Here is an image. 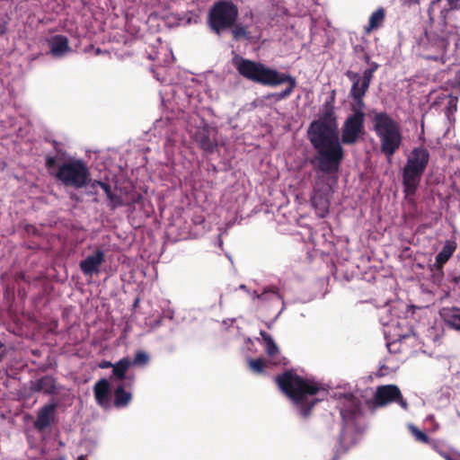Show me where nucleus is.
I'll use <instances>...</instances> for the list:
<instances>
[{
	"label": "nucleus",
	"instance_id": "obj_1",
	"mask_svg": "<svg viewBox=\"0 0 460 460\" xmlns=\"http://www.w3.org/2000/svg\"><path fill=\"white\" fill-rule=\"evenodd\" d=\"M341 128V140L339 137L337 122L334 118L313 121L308 128V137L316 151V168L325 173H336L344 157L341 144L354 145L365 132V112L362 109L351 108Z\"/></svg>",
	"mask_w": 460,
	"mask_h": 460
},
{
	"label": "nucleus",
	"instance_id": "obj_2",
	"mask_svg": "<svg viewBox=\"0 0 460 460\" xmlns=\"http://www.w3.org/2000/svg\"><path fill=\"white\" fill-rule=\"evenodd\" d=\"M453 15L449 11L444 19L430 20L424 33L416 40L415 49L420 57L441 65L456 61L460 31L453 22Z\"/></svg>",
	"mask_w": 460,
	"mask_h": 460
},
{
	"label": "nucleus",
	"instance_id": "obj_3",
	"mask_svg": "<svg viewBox=\"0 0 460 460\" xmlns=\"http://www.w3.org/2000/svg\"><path fill=\"white\" fill-rule=\"evenodd\" d=\"M275 380L280 390L304 417L308 416L314 404L321 400L315 398V395L321 392L322 387L314 381L302 378L291 371L276 376Z\"/></svg>",
	"mask_w": 460,
	"mask_h": 460
},
{
	"label": "nucleus",
	"instance_id": "obj_4",
	"mask_svg": "<svg viewBox=\"0 0 460 460\" xmlns=\"http://www.w3.org/2000/svg\"><path fill=\"white\" fill-rule=\"evenodd\" d=\"M233 66L243 77L265 85H279L288 83L289 85L282 92L276 94L278 100L288 97L296 86V81L288 75L279 73L275 69L265 66L261 63L245 59L235 54L232 59Z\"/></svg>",
	"mask_w": 460,
	"mask_h": 460
},
{
	"label": "nucleus",
	"instance_id": "obj_5",
	"mask_svg": "<svg viewBox=\"0 0 460 460\" xmlns=\"http://www.w3.org/2000/svg\"><path fill=\"white\" fill-rule=\"evenodd\" d=\"M429 161V153L423 146L413 148L407 157L402 170L403 191L407 197L413 196Z\"/></svg>",
	"mask_w": 460,
	"mask_h": 460
},
{
	"label": "nucleus",
	"instance_id": "obj_6",
	"mask_svg": "<svg viewBox=\"0 0 460 460\" xmlns=\"http://www.w3.org/2000/svg\"><path fill=\"white\" fill-rule=\"evenodd\" d=\"M373 121L381 151L390 159L402 144L400 126L385 112L376 113Z\"/></svg>",
	"mask_w": 460,
	"mask_h": 460
},
{
	"label": "nucleus",
	"instance_id": "obj_7",
	"mask_svg": "<svg viewBox=\"0 0 460 460\" xmlns=\"http://www.w3.org/2000/svg\"><path fill=\"white\" fill-rule=\"evenodd\" d=\"M339 407L343 421L341 434V444L347 446L358 430V421L361 417L360 401L352 394H345L339 397Z\"/></svg>",
	"mask_w": 460,
	"mask_h": 460
},
{
	"label": "nucleus",
	"instance_id": "obj_8",
	"mask_svg": "<svg viewBox=\"0 0 460 460\" xmlns=\"http://www.w3.org/2000/svg\"><path fill=\"white\" fill-rule=\"evenodd\" d=\"M90 172L83 160L70 159L58 166L56 178L65 186L80 189L90 181Z\"/></svg>",
	"mask_w": 460,
	"mask_h": 460
},
{
	"label": "nucleus",
	"instance_id": "obj_9",
	"mask_svg": "<svg viewBox=\"0 0 460 460\" xmlns=\"http://www.w3.org/2000/svg\"><path fill=\"white\" fill-rule=\"evenodd\" d=\"M238 13V8L233 2L221 0L209 10L208 23L215 33L220 35L234 25Z\"/></svg>",
	"mask_w": 460,
	"mask_h": 460
},
{
	"label": "nucleus",
	"instance_id": "obj_10",
	"mask_svg": "<svg viewBox=\"0 0 460 460\" xmlns=\"http://www.w3.org/2000/svg\"><path fill=\"white\" fill-rule=\"evenodd\" d=\"M332 186L323 176L317 177L311 196V205L319 217H325L329 213Z\"/></svg>",
	"mask_w": 460,
	"mask_h": 460
},
{
	"label": "nucleus",
	"instance_id": "obj_11",
	"mask_svg": "<svg viewBox=\"0 0 460 460\" xmlns=\"http://www.w3.org/2000/svg\"><path fill=\"white\" fill-rule=\"evenodd\" d=\"M375 401L379 406L396 402L402 409H407V402L402 398L399 388L394 385L379 386L375 394Z\"/></svg>",
	"mask_w": 460,
	"mask_h": 460
},
{
	"label": "nucleus",
	"instance_id": "obj_12",
	"mask_svg": "<svg viewBox=\"0 0 460 460\" xmlns=\"http://www.w3.org/2000/svg\"><path fill=\"white\" fill-rule=\"evenodd\" d=\"M105 261V252L101 249H96L93 253L87 255L80 261V269L86 276H93L99 272V268Z\"/></svg>",
	"mask_w": 460,
	"mask_h": 460
},
{
	"label": "nucleus",
	"instance_id": "obj_13",
	"mask_svg": "<svg viewBox=\"0 0 460 460\" xmlns=\"http://www.w3.org/2000/svg\"><path fill=\"white\" fill-rule=\"evenodd\" d=\"M56 379L51 376H44L39 379L31 382V390L35 393H44L45 394H56L59 391Z\"/></svg>",
	"mask_w": 460,
	"mask_h": 460
},
{
	"label": "nucleus",
	"instance_id": "obj_14",
	"mask_svg": "<svg viewBox=\"0 0 460 460\" xmlns=\"http://www.w3.org/2000/svg\"><path fill=\"white\" fill-rule=\"evenodd\" d=\"M251 297L253 301H258L260 305H267L272 303H279L282 300V296L279 293L276 287L270 286L263 288L261 293L252 291Z\"/></svg>",
	"mask_w": 460,
	"mask_h": 460
},
{
	"label": "nucleus",
	"instance_id": "obj_15",
	"mask_svg": "<svg viewBox=\"0 0 460 460\" xmlns=\"http://www.w3.org/2000/svg\"><path fill=\"white\" fill-rule=\"evenodd\" d=\"M56 407V403H49L39 410L37 420L34 422L36 429L43 431L51 424L54 420Z\"/></svg>",
	"mask_w": 460,
	"mask_h": 460
},
{
	"label": "nucleus",
	"instance_id": "obj_16",
	"mask_svg": "<svg viewBox=\"0 0 460 460\" xmlns=\"http://www.w3.org/2000/svg\"><path fill=\"white\" fill-rule=\"evenodd\" d=\"M50 53L56 58H62L72 51L68 40L63 35H54L48 40Z\"/></svg>",
	"mask_w": 460,
	"mask_h": 460
},
{
	"label": "nucleus",
	"instance_id": "obj_17",
	"mask_svg": "<svg viewBox=\"0 0 460 460\" xmlns=\"http://www.w3.org/2000/svg\"><path fill=\"white\" fill-rule=\"evenodd\" d=\"M95 400L102 407L110 406L111 402V387L107 379L99 380L93 388Z\"/></svg>",
	"mask_w": 460,
	"mask_h": 460
},
{
	"label": "nucleus",
	"instance_id": "obj_18",
	"mask_svg": "<svg viewBox=\"0 0 460 460\" xmlns=\"http://www.w3.org/2000/svg\"><path fill=\"white\" fill-rule=\"evenodd\" d=\"M369 86L363 87V83L358 75H355L353 79V85L350 91V94L354 99L355 103L351 105V108L364 110L365 104L363 97L367 91Z\"/></svg>",
	"mask_w": 460,
	"mask_h": 460
},
{
	"label": "nucleus",
	"instance_id": "obj_19",
	"mask_svg": "<svg viewBox=\"0 0 460 460\" xmlns=\"http://www.w3.org/2000/svg\"><path fill=\"white\" fill-rule=\"evenodd\" d=\"M260 334L263 340L265 350L268 356L272 358L273 364H281L282 360L277 358L279 354V347L272 337L264 331H261Z\"/></svg>",
	"mask_w": 460,
	"mask_h": 460
},
{
	"label": "nucleus",
	"instance_id": "obj_20",
	"mask_svg": "<svg viewBox=\"0 0 460 460\" xmlns=\"http://www.w3.org/2000/svg\"><path fill=\"white\" fill-rule=\"evenodd\" d=\"M456 249V243L454 240H447L442 250L436 256V266L441 268L453 255Z\"/></svg>",
	"mask_w": 460,
	"mask_h": 460
},
{
	"label": "nucleus",
	"instance_id": "obj_21",
	"mask_svg": "<svg viewBox=\"0 0 460 460\" xmlns=\"http://www.w3.org/2000/svg\"><path fill=\"white\" fill-rule=\"evenodd\" d=\"M92 188L93 190H95L97 187H100L103 192L106 194L107 196V199H109L110 201V207L114 209L116 208L117 207H119L122 205V202L120 200V198L117 195H114L111 191V186L106 183V182H103V181H94L93 183H92Z\"/></svg>",
	"mask_w": 460,
	"mask_h": 460
},
{
	"label": "nucleus",
	"instance_id": "obj_22",
	"mask_svg": "<svg viewBox=\"0 0 460 460\" xmlns=\"http://www.w3.org/2000/svg\"><path fill=\"white\" fill-rule=\"evenodd\" d=\"M131 366V361L128 358H123L114 364L112 368V376L113 378L122 381L125 378V375Z\"/></svg>",
	"mask_w": 460,
	"mask_h": 460
},
{
	"label": "nucleus",
	"instance_id": "obj_23",
	"mask_svg": "<svg viewBox=\"0 0 460 460\" xmlns=\"http://www.w3.org/2000/svg\"><path fill=\"white\" fill-rule=\"evenodd\" d=\"M196 140L199 146L206 152H213L216 147L215 141L210 137L206 129L199 130L197 133Z\"/></svg>",
	"mask_w": 460,
	"mask_h": 460
},
{
	"label": "nucleus",
	"instance_id": "obj_24",
	"mask_svg": "<svg viewBox=\"0 0 460 460\" xmlns=\"http://www.w3.org/2000/svg\"><path fill=\"white\" fill-rule=\"evenodd\" d=\"M385 20V10L383 8L376 9L369 17L368 25L366 27V31H370L379 28Z\"/></svg>",
	"mask_w": 460,
	"mask_h": 460
},
{
	"label": "nucleus",
	"instance_id": "obj_25",
	"mask_svg": "<svg viewBox=\"0 0 460 460\" xmlns=\"http://www.w3.org/2000/svg\"><path fill=\"white\" fill-rule=\"evenodd\" d=\"M131 394L126 392L121 385H119L115 390V405L117 407H124L128 404L131 400Z\"/></svg>",
	"mask_w": 460,
	"mask_h": 460
},
{
	"label": "nucleus",
	"instance_id": "obj_26",
	"mask_svg": "<svg viewBox=\"0 0 460 460\" xmlns=\"http://www.w3.org/2000/svg\"><path fill=\"white\" fill-rule=\"evenodd\" d=\"M232 34L235 40H239L241 39H249V31L247 28L243 24H235L232 27Z\"/></svg>",
	"mask_w": 460,
	"mask_h": 460
},
{
	"label": "nucleus",
	"instance_id": "obj_27",
	"mask_svg": "<svg viewBox=\"0 0 460 460\" xmlns=\"http://www.w3.org/2000/svg\"><path fill=\"white\" fill-rule=\"evenodd\" d=\"M149 362V355L143 351L138 350L136 352L134 359L131 361V366L145 367Z\"/></svg>",
	"mask_w": 460,
	"mask_h": 460
},
{
	"label": "nucleus",
	"instance_id": "obj_28",
	"mask_svg": "<svg viewBox=\"0 0 460 460\" xmlns=\"http://www.w3.org/2000/svg\"><path fill=\"white\" fill-rule=\"evenodd\" d=\"M449 8L448 9H446V10H443L441 12V16L439 19H444L445 18V13L447 12H453L454 13V15H453V20L455 18L457 17L458 14H460V12L458 13L457 10L460 9V0H446Z\"/></svg>",
	"mask_w": 460,
	"mask_h": 460
},
{
	"label": "nucleus",
	"instance_id": "obj_29",
	"mask_svg": "<svg viewBox=\"0 0 460 460\" xmlns=\"http://www.w3.org/2000/svg\"><path fill=\"white\" fill-rule=\"evenodd\" d=\"M408 429H410V431L411 432V434L413 435V437L415 438V439L417 441H420L422 443L429 442L428 436L424 432L420 430L418 428H416L413 424H409Z\"/></svg>",
	"mask_w": 460,
	"mask_h": 460
},
{
	"label": "nucleus",
	"instance_id": "obj_30",
	"mask_svg": "<svg viewBox=\"0 0 460 460\" xmlns=\"http://www.w3.org/2000/svg\"><path fill=\"white\" fill-rule=\"evenodd\" d=\"M248 364L250 369L254 373H261L263 367L266 366V362L262 358L249 359Z\"/></svg>",
	"mask_w": 460,
	"mask_h": 460
},
{
	"label": "nucleus",
	"instance_id": "obj_31",
	"mask_svg": "<svg viewBox=\"0 0 460 460\" xmlns=\"http://www.w3.org/2000/svg\"><path fill=\"white\" fill-rule=\"evenodd\" d=\"M448 323L452 328L460 331V311L459 310L453 312L452 315L448 319Z\"/></svg>",
	"mask_w": 460,
	"mask_h": 460
},
{
	"label": "nucleus",
	"instance_id": "obj_32",
	"mask_svg": "<svg viewBox=\"0 0 460 460\" xmlns=\"http://www.w3.org/2000/svg\"><path fill=\"white\" fill-rule=\"evenodd\" d=\"M374 69H367L364 72L363 77L360 80L363 83V87L369 86L372 77H373Z\"/></svg>",
	"mask_w": 460,
	"mask_h": 460
},
{
	"label": "nucleus",
	"instance_id": "obj_33",
	"mask_svg": "<svg viewBox=\"0 0 460 460\" xmlns=\"http://www.w3.org/2000/svg\"><path fill=\"white\" fill-rule=\"evenodd\" d=\"M56 164V159L54 157H47L46 165L49 170H51Z\"/></svg>",
	"mask_w": 460,
	"mask_h": 460
},
{
	"label": "nucleus",
	"instance_id": "obj_34",
	"mask_svg": "<svg viewBox=\"0 0 460 460\" xmlns=\"http://www.w3.org/2000/svg\"><path fill=\"white\" fill-rule=\"evenodd\" d=\"M113 366H114V364H112L111 362L107 361V360H102V362L99 363V367L102 369H105V368H109V367L113 368Z\"/></svg>",
	"mask_w": 460,
	"mask_h": 460
},
{
	"label": "nucleus",
	"instance_id": "obj_35",
	"mask_svg": "<svg viewBox=\"0 0 460 460\" xmlns=\"http://www.w3.org/2000/svg\"><path fill=\"white\" fill-rule=\"evenodd\" d=\"M426 422H430L432 424H434V429L433 430H437L438 429V424H435V419H434V416L433 415H429L427 418H426Z\"/></svg>",
	"mask_w": 460,
	"mask_h": 460
},
{
	"label": "nucleus",
	"instance_id": "obj_36",
	"mask_svg": "<svg viewBox=\"0 0 460 460\" xmlns=\"http://www.w3.org/2000/svg\"><path fill=\"white\" fill-rule=\"evenodd\" d=\"M239 288H240V289H242V290H245V291H246L247 293H249L250 295H251V293H252V292H250V291L246 288V286H245V285H243V284L240 285Z\"/></svg>",
	"mask_w": 460,
	"mask_h": 460
},
{
	"label": "nucleus",
	"instance_id": "obj_37",
	"mask_svg": "<svg viewBox=\"0 0 460 460\" xmlns=\"http://www.w3.org/2000/svg\"><path fill=\"white\" fill-rule=\"evenodd\" d=\"M456 80L460 84V70L456 73Z\"/></svg>",
	"mask_w": 460,
	"mask_h": 460
},
{
	"label": "nucleus",
	"instance_id": "obj_38",
	"mask_svg": "<svg viewBox=\"0 0 460 460\" xmlns=\"http://www.w3.org/2000/svg\"><path fill=\"white\" fill-rule=\"evenodd\" d=\"M5 32V27L0 24V34H4Z\"/></svg>",
	"mask_w": 460,
	"mask_h": 460
},
{
	"label": "nucleus",
	"instance_id": "obj_39",
	"mask_svg": "<svg viewBox=\"0 0 460 460\" xmlns=\"http://www.w3.org/2000/svg\"><path fill=\"white\" fill-rule=\"evenodd\" d=\"M76 460H85V456H80L77 457Z\"/></svg>",
	"mask_w": 460,
	"mask_h": 460
},
{
	"label": "nucleus",
	"instance_id": "obj_40",
	"mask_svg": "<svg viewBox=\"0 0 460 460\" xmlns=\"http://www.w3.org/2000/svg\"><path fill=\"white\" fill-rule=\"evenodd\" d=\"M2 168H3V166H2V164L0 163V169H2Z\"/></svg>",
	"mask_w": 460,
	"mask_h": 460
}]
</instances>
